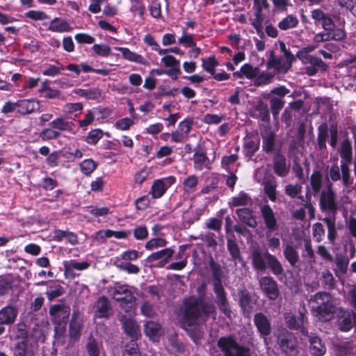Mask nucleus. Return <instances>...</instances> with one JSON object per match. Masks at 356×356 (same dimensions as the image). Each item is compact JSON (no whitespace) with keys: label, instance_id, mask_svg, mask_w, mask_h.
I'll list each match as a JSON object with an SVG mask.
<instances>
[{"label":"nucleus","instance_id":"nucleus-1","mask_svg":"<svg viewBox=\"0 0 356 356\" xmlns=\"http://www.w3.org/2000/svg\"><path fill=\"white\" fill-rule=\"evenodd\" d=\"M206 291L207 284L202 283L197 289L198 297L192 296L184 299L179 310V323L184 330H192L199 325L200 318H209L216 312L214 305L204 300Z\"/></svg>","mask_w":356,"mask_h":356},{"label":"nucleus","instance_id":"nucleus-2","mask_svg":"<svg viewBox=\"0 0 356 356\" xmlns=\"http://www.w3.org/2000/svg\"><path fill=\"white\" fill-rule=\"evenodd\" d=\"M208 265L211 270L210 282L216 296L215 302L220 312L228 318H231L232 312L228 300L227 293L222 284L223 270L222 267L213 258H211L209 261Z\"/></svg>","mask_w":356,"mask_h":356},{"label":"nucleus","instance_id":"nucleus-3","mask_svg":"<svg viewBox=\"0 0 356 356\" xmlns=\"http://www.w3.org/2000/svg\"><path fill=\"white\" fill-rule=\"evenodd\" d=\"M309 302L311 312L318 321L327 322L334 318L337 308L335 300L330 292L318 291L311 296Z\"/></svg>","mask_w":356,"mask_h":356},{"label":"nucleus","instance_id":"nucleus-4","mask_svg":"<svg viewBox=\"0 0 356 356\" xmlns=\"http://www.w3.org/2000/svg\"><path fill=\"white\" fill-rule=\"evenodd\" d=\"M49 314L51 321L54 325L55 334L58 336H63L69 322L70 306L66 305L64 300H60L58 304L53 305L49 307Z\"/></svg>","mask_w":356,"mask_h":356},{"label":"nucleus","instance_id":"nucleus-5","mask_svg":"<svg viewBox=\"0 0 356 356\" xmlns=\"http://www.w3.org/2000/svg\"><path fill=\"white\" fill-rule=\"evenodd\" d=\"M217 346L224 356H251L250 349L239 344L232 334L220 337Z\"/></svg>","mask_w":356,"mask_h":356},{"label":"nucleus","instance_id":"nucleus-6","mask_svg":"<svg viewBox=\"0 0 356 356\" xmlns=\"http://www.w3.org/2000/svg\"><path fill=\"white\" fill-rule=\"evenodd\" d=\"M276 344L282 353L286 356H296L298 353V343L296 337L286 329L278 332L275 336Z\"/></svg>","mask_w":356,"mask_h":356},{"label":"nucleus","instance_id":"nucleus-7","mask_svg":"<svg viewBox=\"0 0 356 356\" xmlns=\"http://www.w3.org/2000/svg\"><path fill=\"white\" fill-rule=\"evenodd\" d=\"M307 311L305 307L299 310L298 314H296L292 312H285L284 319L286 327L291 330H298L301 334L305 336L308 334L306 325L307 323Z\"/></svg>","mask_w":356,"mask_h":356},{"label":"nucleus","instance_id":"nucleus-8","mask_svg":"<svg viewBox=\"0 0 356 356\" xmlns=\"http://www.w3.org/2000/svg\"><path fill=\"white\" fill-rule=\"evenodd\" d=\"M319 206L322 211H330L335 215L338 210L336 202V193L333 189V183L327 181L325 190L321 192Z\"/></svg>","mask_w":356,"mask_h":356},{"label":"nucleus","instance_id":"nucleus-9","mask_svg":"<svg viewBox=\"0 0 356 356\" xmlns=\"http://www.w3.org/2000/svg\"><path fill=\"white\" fill-rule=\"evenodd\" d=\"M113 298L120 302L122 308H130L133 301L135 300L132 287L128 284H120L116 283L112 293ZM127 312V309H125Z\"/></svg>","mask_w":356,"mask_h":356},{"label":"nucleus","instance_id":"nucleus-10","mask_svg":"<svg viewBox=\"0 0 356 356\" xmlns=\"http://www.w3.org/2000/svg\"><path fill=\"white\" fill-rule=\"evenodd\" d=\"M175 182L176 178L173 175L154 179L149 194L152 199H159L164 195L168 189L174 185Z\"/></svg>","mask_w":356,"mask_h":356},{"label":"nucleus","instance_id":"nucleus-11","mask_svg":"<svg viewBox=\"0 0 356 356\" xmlns=\"http://www.w3.org/2000/svg\"><path fill=\"white\" fill-rule=\"evenodd\" d=\"M260 212L266 228V236L269 237L273 232L279 229L275 213L269 204L263 205Z\"/></svg>","mask_w":356,"mask_h":356},{"label":"nucleus","instance_id":"nucleus-12","mask_svg":"<svg viewBox=\"0 0 356 356\" xmlns=\"http://www.w3.org/2000/svg\"><path fill=\"white\" fill-rule=\"evenodd\" d=\"M259 282L261 290L270 300H275L278 298L280 294L278 284L272 277H262Z\"/></svg>","mask_w":356,"mask_h":356},{"label":"nucleus","instance_id":"nucleus-13","mask_svg":"<svg viewBox=\"0 0 356 356\" xmlns=\"http://www.w3.org/2000/svg\"><path fill=\"white\" fill-rule=\"evenodd\" d=\"M253 322L261 338L266 339L271 334L270 320L264 313H256L254 316Z\"/></svg>","mask_w":356,"mask_h":356},{"label":"nucleus","instance_id":"nucleus-14","mask_svg":"<svg viewBox=\"0 0 356 356\" xmlns=\"http://www.w3.org/2000/svg\"><path fill=\"white\" fill-rule=\"evenodd\" d=\"M238 295L241 310L243 316L249 317L252 312L256 300L253 299L252 293L246 289L239 290Z\"/></svg>","mask_w":356,"mask_h":356},{"label":"nucleus","instance_id":"nucleus-15","mask_svg":"<svg viewBox=\"0 0 356 356\" xmlns=\"http://www.w3.org/2000/svg\"><path fill=\"white\" fill-rule=\"evenodd\" d=\"M309 65L305 67V74L312 76L318 72H325L327 70L328 65L319 57L313 55H307L305 57Z\"/></svg>","mask_w":356,"mask_h":356},{"label":"nucleus","instance_id":"nucleus-16","mask_svg":"<svg viewBox=\"0 0 356 356\" xmlns=\"http://www.w3.org/2000/svg\"><path fill=\"white\" fill-rule=\"evenodd\" d=\"M273 172L280 177H285L288 175L290 166L286 163L285 156L278 150L273 157Z\"/></svg>","mask_w":356,"mask_h":356},{"label":"nucleus","instance_id":"nucleus-17","mask_svg":"<svg viewBox=\"0 0 356 356\" xmlns=\"http://www.w3.org/2000/svg\"><path fill=\"white\" fill-rule=\"evenodd\" d=\"M174 247H170L165 249H162L157 252L150 254L146 259L147 263L152 264L155 261H159L158 266L160 268L164 267V266L168 263L170 259L175 254Z\"/></svg>","mask_w":356,"mask_h":356},{"label":"nucleus","instance_id":"nucleus-18","mask_svg":"<svg viewBox=\"0 0 356 356\" xmlns=\"http://www.w3.org/2000/svg\"><path fill=\"white\" fill-rule=\"evenodd\" d=\"M95 317L98 318H108L112 314V307L108 298L105 296L98 298L95 304Z\"/></svg>","mask_w":356,"mask_h":356},{"label":"nucleus","instance_id":"nucleus-19","mask_svg":"<svg viewBox=\"0 0 356 356\" xmlns=\"http://www.w3.org/2000/svg\"><path fill=\"white\" fill-rule=\"evenodd\" d=\"M120 321L122 324V328L126 334L133 339H137L140 335V329L136 322L130 317L123 315L120 317Z\"/></svg>","mask_w":356,"mask_h":356},{"label":"nucleus","instance_id":"nucleus-20","mask_svg":"<svg viewBox=\"0 0 356 356\" xmlns=\"http://www.w3.org/2000/svg\"><path fill=\"white\" fill-rule=\"evenodd\" d=\"M309 341V351L312 355L323 356L326 353V347L319 337L313 333L305 335Z\"/></svg>","mask_w":356,"mask_h":356},{"label":"nucleus","instance_id":"nucleus-21","mask_svg":"<svg viewBox=\"0 0 356 356\" xmlns=\"http://www.w3.org/2000/svg\"><path fill=\"white\" fill-rule=\"evenodd\" d=\"M17 112L23 115L37 112L40 108V103L33 99H21L17 102Z\"/></svg>","mask_w":356,"mask_h":356},{"label":"nucleus","instance_id":"nucleus-22","mask_svg":"<svg viewBox=\"0 0 356 356\" xmlns=\"http://www.w3.org/2000/svg\"><path fill=\"white\" fill-rule=\"evenodd\" d=\"M114 49L120 51L123 58L128 61L134 62L144 66H149L150 65L149 60L145 58L142 55L138 54L134 51H131L127 47H115Z\"/></svg>","mask_w":356,"mask_h":356},{"label":"nucleus","instance_id":"nucleus-23","mask_svg":"<svg viewBox=\"0 0 356 356\" xmlns=\"http://www.w3.org/2000/svg\"><path fill=\"white\" fill-rule=\"evenodd\" d=\"M250 257L255 270L264 272L266 270V252H263L259 248H254L251 252Z\"/></svg>","mask_w":356,"mask_h":356},{"label":"nucleus","instance_id":"nucleus-24","mask_svg":"<svg viewBox=\"0 0 356 356\" xmlns=\"http://www.w3.org/2000/svg\"><path fill=\"white\" fill-rule=\"evenodd\" d=\"M330 127L327 122L321 123L317 128V138L316 149L323 151L327 149V140L329 138Z\"/></svg>","mask_w":356,"mask_h":356},{"label":"nucleus","instance_id":"nucleus-25","mask_svg":"<svg viewBox=\"0 0 356 356\" xmlns=\"http://www.w3.org/2000/svg\"><path fill=\"white\" fill-rule=\"evenodd\" d=\"M18 310L15 306L8 305L0 309V323L13 324L17 316Z\"/></svg>","mask_w":356,"mask_h":356},{"label":"nucleus","instance_id":"nucleus-26","mask_svg":"<svg viewBox=\"0 0 356 356\" xmlns=\"http://www.w3.org/2000/svg\"><path fill=\"white\" fill-rule=\"evenodd\" d=\"M239 220L247 226L251 228H256L257 226V222L255 217L252 214V209L245 207L237 209L236 210Z\"/></svg>","mask_w":356,"mask_h":356},{"label":"nucleus","instance_id":"nucleus-27","mask_svg":"<svg viewBox=\"0 0 356 356\" xmlns=\"http://www.w3.org/2000/svg\"><path fill=\"white\" fill-rule=\"evenodd\" d=\"M193 163L194 168L197 170H202L204 168H209V159L207 153L202 149L197 147L194 149Z\"/></svg>","mask_w":356,"mask_h":356},{"label":"nucleus","instance_id":"nucleus-28","mask_svg":"<svg viewBox=\"0 0 356 356\" xmlns=\"http://www.w3.org/2000/svg\"><path fill=\"white\" fill-rule=\"evenodd\" d=\"M323 181V173L319 168H316L313 170L310 177V185L312 192L314 195L321 192Z\"/></svg>","mask_w":356,"mask_h":356},{"label":"nucleus","instance_id":"nucleus-29","mask_svg":"<svg viewBox=\"0 0 356 356\" xmlns=\"http://www.w3.org/2000/svg\"><path fill=\"white\" fill-rule=\"evenodd\" d=\"M266 268L268 267L272 273L276 276L282 275L284 273V268L277 258L268 251H266Z\"/></svg>","mask_w":356,"mask_h":356},{"label":"nucleus","instance_id":"nucleus-30","mask_svg":"<svg viewBox=\"0 0 356 356\" xmlns=\"http://www.w3.org/2000/svg\"><path fill=\"white\" fill-rule=\"evenodd\" d=\"M79 316V312H73L70 321L69 335L74 340H76L81 337V323L78 321Z\"/></svg>","mask_w":356,"mask_h":356},{"label":"nucleus","instance_id":"nucleus-31","mask_svg":"<svg viewBox=\"0 0 356 356\" xmlns=\"http://www.w3.org/2000/svg\"><path fill=\"white\" fill-rule=\"evenodd\" d=\"M260 146L259 139H245L243 144V153L248 160L252 159L254 154L259 150Z\"/></svg>","mask_w":356,"mask_h":356},{"label":"nucleus","instance_id":"nucleus-32","mask_svg":"<svg viewBox=\"0 0 356 356\" xmlns=\"http://www.w3.org/2000/svg\"><path fill=\"white\" fill-rule=\"evenodd\" d=\"M321 280L324 289L332 291L336 289L337 281L330 270L326 269L322 272Z\"/></svg>","mask_w":356,"mask_h":356},{"label":"nucleus","instance_id":"nucleus-33","mask_svg":"<svg viewBox=\"0 0 356 356\" xmlns=\"http://www.w3.org/2000/svg\"><path fill=\"white\" fill-rule=\"evenodd\" d=\"M48 30L52 32L63 33L69 32L71 27L69 23L60 17H55L52 19L48 27Z\"/></svg>","mask_w":356,"mask_h":356},{"label":"nucleus","instance_id":"nucleus-34","mask_svg":"<svg viewBox=\"0 0 356 356\" xmlns=\"http://www.w3.org/2000/svg\"><path fill=\"white\" fill-rule=\"evenodd\" d=\"M266 67L268 70L274 69V72L276 73L280 72L283 69L285 68L284 64L282 63V60L280 57H276L275 51L270 50L269 51V57L266 62Z\"/></svg>","mask_w":356,"mask_h":356},{"label":"nucleus","instance_id":"nucleus-35","mask_svg":"<svg viewBox=\"0 0 356 356\" xmlns=\"http://www.w3.org/2000/svg\"><path fill=\"white\" fill-rule=\"evenodd\" d=\"M49 125L51 128L60 132L71 131L74 127L72 122L67 121L63 117L56 118L50 122Z\"/></svg>","mask_w":356,"mask_h":356},{"label":"nucleus","instance_id":"nucleus-36","mask_svg":"<svg viewBox=\"0 0 356 356\" xmlns=\"http://www.w3.org/2000/svg\"><path fill=\"white\" fill-rule=\"evenodd\" d=\"M338 152L341 159H353V145L348 137L341 141Z\"/></svg>","mask_w":356,"mask_h":356},{"label":"nucleus","instance_id":"nucleus-37","mask_svg":"<svg viewBox=\"0 0 356 356\" xmlns=\"http://www.w3.org/2000/svg\"><path fill=\"white\" fill-rule=\"evenodd\" d=\"M49 282L50 284L49 285L48 290L46 291L45 294L49 301H52L55 298L63 295L65 290L60 284H58L52 280L49 281Z\"/></svg>","mask_w":356,"mask_h":356},{"label":"nucleus","instance_id":"nucleus-38","mask_svg":"<svg viewBox=\"0 0 356 356\" xmlns=\"http://www.w3.org/2000/svg\"><path fill=\"white\" fill-rule=\"evenodd\" d=\"M275 72L263 71L257 74L254 79V85L257 87L264 86L273 82Z\"/></svg>","mask_w":356,"mask_h":356},{"label":"nucleus","instance_id":"nucleus-39","mask_svg":"<svg viewBox=\"0 0 356 356\" xmlns=\"http://www.w3.org/2000/svg\"><path fill=\"white\" fill-rule=\"evenodd\" d=\"M275 134L270 131L266 135H262V150L266 154H270L275 147Z\"/></svg>","mask_w":356,"mask_h":356},{"label":"nucleus","instance_id":"nucleus-40","mask_svg":"<svg viewBox=\"0 0 356 356\" xmlns=\"http://www.w3.org/2000/svg\"><path fill=\"white\" fill-rule=\"evenodd\" d=\"M339 326L342 332H348L353 327H355L356 332V313L353 311L348 312L341 321Z\"/></svg>","mask_w":356,"mask_h":356},{"label":"nucleus","instance_id":"nucleus-41","mask_svg":"<svg viewBox=\"0 0 356 356\" xmlns=\"http://www.w3.org/2000/svg\"><path fill=\"white\" fill-rule=\"evenodd\" d=\"M283 254L291 266L294 267L296 266L299 261V255L298 251L292 245L287 244L284 249Z\"/></svg>","mask_w":356,"mask_h":356},{"label":"nucleus","instance_id":"nucleus-42","mask_svg":"<svg viewBox=\"0 0 356 356\" xmlns=\"http://www.w3.org/2000/svg\"><path fill=\"white\" fill-rule=\"evenodd\" d=\"M14 280L10 275L0 276V297L4 296L12 291Z\"/></svg>","mask_w":356,"mask_h":356},{"label":"nucleus","instance_id":"nucleus-43","mask_svg":"<svg viewBox=\"0 0 356 356\" xmlns=\"http://www.w3.org/2000/svg\"><path fill=\"white\" fill-rule=\"evenodd\" d=\"M323 221L326 224L327 227V238L330 243H334L337 236L335 218L325 217L323 219Z\"/></svg>","mask_w":356,"mask_h":356},{"label":"nucleus","instance_id":"nucleus-44","mask_svg":"<svg viewBox=\"0 0 356 356\" xmlns=\"http://www.w3.org/2000/svg\"><path fill=\"white\" fill-rule=\"evenodd\" d=\"M227 247L233 261H241L242 260L240 248L234 239L228 238Z\"/></svg>","mask_w":356,"mask_h":356},{"label":"nucleus","instance_id":"nucleus-45","mask_svg":"<svg viewBox=\"0 0 356 356\" xmlns=\"http://www.w3.org/2000/svg\"><path fill=\"white\" fill-rule=\"evenodd\" d=\"M252 203L251 197L245 192L241 191L237 196L232 198L230 205L232 207L247 206Z\"/></svg>","mask_w":356,"mask_h":356},{"label":"nucleus","instance_id":"nucleus-46","mask_svg":"<svg viewBox=\"0 0 356 356\" xmlns=\"http://www.w3.org/2000/svg\"><path fill=\"white\" fill-rule=\"evenodd\" d=\"M145 333L149 338H154L160 335L161 325L153 321H147L145 325Z\"/></svg>","mask_w":356,"mask_h":356},{"label":"nucleus","instance_id":"nucleus-47","mask_svg":"<svg viewBox=\"0 0 356 356\" xmlns=\"http://www.w3.org/2000/svg\"><path fill=\"white\" fill-rule=\"evenodd\" d=\"M298 19L293 15H288L282 21L278 23V28L281 30L286 31L295 28L298 24Z\"/></svg>","mask_w":356,"mask_h":356},{"label":"nucleus","instance_id":"nucleus-48","mask_svg":"<svg viewBox=\"0 0 356 356\" xmlns=\"http://www.w3.org/2000/svg\"><path fill=\"white\" fill-rule=\"evenodd\" d=\"M270 106L273 117L277 119L279 116L280 111L283 108L285 101L277 97H273L270 99Z\"/></svg>","mask_w":356,"mask_h":356},{"label":"nucleus","instance_id":"nucleus-49","mask_svg":"<svg viewBox=\"0 0 356 356\" xmlns=\"http://www.w3.org/2000/svg\"><path fill=\"white\" fill-rule=\"evenodd\" d=\"M13 356H34V354L29 349V343L17 341L13 348Z\"/></svg>","mask_w":356,"mask_h":356},{"label":"nucleus","instance_id":"nucleus-50","mask_svg":"<svg viewBox=\"0 0 356 356\" xmlns=\"http://www.w3.org/2000/svg\"><path fill=\"white\" fill-rule=\"evenodd\" d=\"M202 69L211 75L214 74L216 67L219 65L218 61L214 56H211L207 58H202Z\"/></svg>","mask_w":356,"mask_h":356},{"label":"nucleus","instance_id":"nucleus-51","mask_svg":"<svg viewBox=\"0 0 356 356\" xmlns=\"http://www.w3.org/2000/svg\"><path fill=\"white\" fill-rule=\"evenodd\" d=\"M277 184L270 180L264 181V192L268 198L273 202L277 201Z\"/></svg>","mask_w":356,"mask_h":356},{"label":"nucleus","instance_id":"nucleus-52","mask_svg":"<svg viewBox=\"0 0 356 356\" xmlns=\"http://www.w3.org/2000/svg\"><path fill=\"white\" fill-rule=\"evenodd\" d=\"M270 4L268 0H257L254 1L253 8L254 10V19H264L263 9H268Z\"/></svg>","mask_w":356,"mask_h":356},{"label":"nucleus","instance_id":"nucleus-53","mask_svg":"<svg viewBox=\"0 0 356 356\" xmlns=\"http://www.w3.org/2000/svg\"><path fill=\"white\" fill-rule=\"evenodd\" d=\"M335 264L342 275L347 273L349 259L346 256L342 254H337L335 256Z\"/></svg>","mask_w":356,"mask_h":356},{"label":"nucleus","instance_id":"nucleus-54","mask_svg":"<svg viewBox=\"0 0 356 356\" xmlns=\"http://www.w3.org/2000/svg\"><path fill=\"white\" fill-rule=\"evenodd\" d=\"M97 163L92 159L83 160L80 163V169L82 173L89 175L92 173L97 168Z\"/></svg>","mask_w":356,"mask_h":356},{"label":"nucleus","instance_id":"nucleus-55","mask_svg":"<svg viewBox=\"0 0 356 356\" xmlns=\"http://www.w3.org/2000/svg\"><path fill=\"white\" fill-rule=\"evenodd\" d=\"M198 181L196 175L188 176L183 181V188L186 193H191L195 191Z\"/></svg>","mask_w":356,"mask_h":356},{"label":"nucleus","instance_id":"nucleus-56","mask_svg":"<svg viewBox=\"0 0 356 356\" xmlns=\"http://www.w3.org/2000/svg\"><path fill=\"white\" fill-rule=\"evenodd\" d=\"M168 243L165 238L161 237H156L151 238L145 245V249L147 250H152L159 248H163Z\"/></svg>","mask_w":356,"mask_h":356},{"label":"nucleus","instance_id":"nucleus-57","mask_svg":"<svg viewBox=\"0 0 356 356\" xmlns=\"http://www.w3.org/2000/svg\"><path fill=\"white\" fill-rule=\"evenodd\" d=\"M241 72L246 79L254 80L259 72V68L258 67H253L250 63H245L241 66Z\"/></svg>","mask_w":356,"mask_h":356},{"label":"nucleus","instance_id":"nucleus-58","mask_svg":"<svg viewBox=\"0 0 356 356\" xmlns=\"http://www.w3.org/2000/svg\"><path fill=\"white\" fill-rule=\"evenodd\" d=\"M256 111L259 112V117L264 122H269L270 112L268 105L260 101L256 107Z\"/></svg>","mask_w":356,"mask_h":356},{"label":"nucleus","instance_id":"nucleus-59","mask_svg":"<svg viewBox=\"0 0 356 356\" xmlns=\"http://www.w3.org/2000/svg\"><path fill=\"white\" fill-rule=\"evenodd\" d=\"M57 65H49L42 71V74L47 76H56L60 74V72L65 70L63 65L56 61Z\"/></svg>","mask_w":356,"mask_h":356},{"label":"nucleus","instance_id":"nucleus-60","mask_svg":"<svg viewBox=\"0 0 356 356\" xmlns=\"http://www.w3.org/2000/svg\"><path fill=\"white\" fill-rule=\"evenodd\" d=\"M15 339L17 341H23L24 343H29V333L24 324H18L15 334Z\"/></svg>","mask_w":356,"mask_h":356},{"label":"nucleus","instance_id":"nucleus-61","mask_svg":"<svg viewBox=\"0 0 356 356\" xmlns=\"http://www.w3.org/2000/svg\"><path fill=\"white\" fill-rule=\"evenodd\" d=\"M103 137V131L100 129H95L88 132L86 142L90 145H96Z\"/></svg>","mask_w":356,"mask_h":356},{"label":"nucleus","instance_id":"nucleus-62","mask_svg":"<svg viewBox=\"0 0 356 356\" xmlns=\"http://www.w3.org/2000/svg\"><path fill=\"white\" fill-rule=\"evenodd\" d=\"M136 339H133L125 346L124 356H140L138 346L136 342Z\"/></svg>","mask_w":356,"mask_h":356},{"label":"nucleus","instance_id":"nucleus-63","mask_svg":"<svg viewBox=\"0 0 356 356\" xmlns=\"http://www.w3.org/2000/svg\"><path fill=\"white\" fill-rule=\"evenodd\" d=\"M61 134L60 131L54 129L53 128H47L43 129L40 134V137L43 140H56L60 136Z\"/></svg>","mask_w":356,"mask_h":356},{"label":"nucleus","instance_id":"nucleus-64","mask_svg":"<svg viewBox=\"0 0 356 356\" xmlns=\"http://www.w3.org/2000/svg\"><path fill=\"white\" fill-rule=\"evenodd\" d=\"M150 195L148 193L139 197L135 200L134 204L138 211H144L149 207L151 202Z\"/></svg>","mask_w":356,"mask_h":356}]
</instances>
